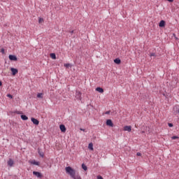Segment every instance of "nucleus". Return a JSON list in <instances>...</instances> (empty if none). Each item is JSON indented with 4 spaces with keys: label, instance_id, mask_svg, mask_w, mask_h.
<instances>
[{
    "label": "nucleus",
    "instance_id": "obj_6",
    "mask_svg": "<svg viewBox=\"0 0 179 179\" xmlns=\"http://www.w3.org/2000/svg\"><path fill=\"white\" fill-rule=\"evenodd\" d=\"M31 121L33 122V124H34L35 125H38V124H40V122L37 120V119H36V118H34V117H31Z\"/></svg>",
    "mask_w": 179,
    "mask_h": 179
},
{
    "label": "nucleus",
    "instance_id": "obj_15",
    "mask_svg": "<svg viewBox=\"0 0 179 179\" xmlns=\"http://www.w3.org/2000/svg\"><path fill=\"white\" fill-rule=\"evenodd\" d=\"M88 149H90V150H94V148H93V143H89V145H88Z\"/></svg>",
    "mask_w": 179,
    "mask_h": 179
},
{
    "label": "nucleus",
    "instance_id": "obj_14",
    "mask_svg": "<svg viewBox=\"0 0 179 179\" xmlns=\"http://www.w3.org/2000/svg\"><path fill=\"white\" fill-rule=\"evenodd\" d=\"M21 118H22V120H23V121H27V120H29V117H27V116H26L24 115H22Z\"/></svg>",
    "mask_w": 179,
    "mask_h": 179
},
{
    "label": "nucleus",
    "instance_id": "obj_31",
    "mask_svg": "<svg viewBox=\"0 0 179 179\" xmlns=\"http://www.w3.org/2000/svg\"><path fill=\"white\" fill-rule=\"evenodd\" d=\"M40 156H41L42 157H44V155L40 153Z\"/></svg>",
    "mask_w": 179,
    "mask_h": 179
},
{
    "label": "nucleus",
    "instance_id": "obj_33",
    "mask_svg": "<svg viewBox=\"0 0 179 179\" xmlns=\"http://www.w3.org/2000/svg\"><path fill=\"white\" fill-rule=\"evenodd\" d=\"M0 86H2V82L0 81Z\"/></svg>",
    "mask_w": 179,
    "mask_h": 179
},
{
    "label": "nucleus",
    "instance_id": "obj_34",
    "mask_svg": "<svg viewBox=\"0 0 179 179\" xmlns=\"http://www.w3.org/2000/svg\"><path fill=\"white\" fill-rule=\"evenodd\" d=\"M71 33H73V31H71Z\"/></svg>",
    "mask_w": 179,
    "mask_h": 179
},
{
    "label": "nucleus",
    "instance_id": "obj_21",
    "mask_svg": "<svg viewBox=\"0 0 179 179\" xmlns=\"http://www.w3.org/2000/svg\"><path fill=\"white\" fill-rule=\"evenodd\" d=\"M73 179H82V177H80V176H79V175H77V176H74L73 178Z\"/></svg>",
    "mask_w": 179,
    "mask_h": 179
},
{
    "label": "nucleus",
    "instance_id": "obj_20",
    "mask_svg": "<svg viewBox=\"0 0 179 179\" xmlns=\"http://www.w3.org/2000/svg\"><path fill=\"white\" fill-rule=\"evenodd\" d=\"M38 23H44V19L39 17L38 18Z\"/></svg>",
    "mask_w": 179,
    "mask_h": 179
},
{
    "label": "nucleus",
    "instance_id": "obj_18",
    "mask_svg": "<svg viewBox=\"0 0 179 179\" xmlns=\"http://www.w3.org/2000/svg\"><path fill=\"white\" fill-rule=\"evenodd\" d=\"M82 169H83V170L85 171H86L87 170V166H86V165H85V164H82Z\"/></svg>",
    "mask_w": 179,
    "mask_h": 179
},
{
    "label": "nucleus",
    "instance_id": "obj_11",
    "mask_svg": "<svg viewBox=\"0 0 179 179\" xmlns=\"http://www.w3.org/2000/svg\"><path fill=\"white\" fill-rule=\"evenodd\" d=\"M7 164H8V166H9L10 167H12V166H13L14 162H13V160H12V159H10L8 161Z\"/></svg>",
    "mask_w": 179,
    "mask_h": 179
},
{
    "label": "nucleus",
    "instance_id": "obj_12",
    "mask_svg": "<svg viewBox=\"0 0 179 179\" xmlns=\"http://www.w3.org/2000/svg\"><path fill=\"white\" fill-rule=\"evenodd\" d=\"M96 91L99 92V93H104V90L103 88L99 87L96 88Z\"/></svg>",
    "mask_w": 179,
    "mask_h": 179
},
{
    "label": "nucleus",
    "instance_id": "obj_24",
    "mask_svg": "<svg viewBox=\"0 0 179 179\" xmlns=\"http://www.w3.org/2000/svg\"><path fill=\"white\" fill-rule=\"evenodd\" d=\"M168 125H169V127L170 128H171V127H173V123H169Z\"/></svg>",
    "mask_w": 179,
    "mask_h": 179
},
{
    "label": "nucleus",
    "instance_id": "obj_28",
    "mask_svg": "<svg viewBox=\"0 0 179 179\" xmlns=\"http://www.w3.org/2000/svg\"><path fill=\"white\" fill-rule=\"evenodd\" d=\"M97 179H103V177H101V176H98Z\"/></svg>",
    "mask_w": 179,
    "mask_h": 179
},
{
    "label": "nucleus",
    "instance_id": "obj_7",
    "mask_svg": "<svg viewBox=\"0 0 179 179\" xmlns=\"http://www.w3.org/2000/svg\"><path fill=\"white\" fill-rule=\"evenodd\" d=\"M123 130L131 132V131H132V127L131 126H124Z\"/></svg>",
    "mask_w": 179,
    "mask_h": 179
},
{
    "label": "nucleus",
    "instance_id": "obj_2",
    "mask_svg": "<svg viewBox=\"0 0 179 179\" xmlns=\"http://www.w3.org/2000/svg\"><path fill=\"white\" fill-rule=\"evenodd\" d=\"M30 164H33L34 166H40V162H36L35 159H31L29 161Z\"/></svg>",
    "mask_w": 179,
    "mask_h": 179
},
{
    "label": "nucleus",
    "instance_id": "obj_5",
    "mask_svg": "<svg viewBox=\"0 0 179 179\" xmlns=\"http://www.w3.org/2000/svg\"><path fill=\"white\" fill-rule=\"evenodd\" d=\"M8 58L10 61H17V57L13 55H10L8 56Z\"/></svg>",
    "mask_w": 179,
    "mask_h": 179
},
{
    "label": "nucleus",
    "instance_id": "obj_4",
    "mask_svg": "<svg viewBox=\"0 0 179 179\" xmlns=\"http://www.w3.org/2000/svg\"><path fill=\"white\" fill-rule=\"evenodd\" d=\"M34 176H36V177H38V178H42L43 175L41 173L38 172V171H33Z\"/></svg>",
    "mask_w": 179,
    "mask_h": 179
},
{
    "label": "nucleus",
    "instance_id": "obj_25",
    "mask_svg": "<svg viewBox=\"0 0 179 179\" xmlns=\"http://www.w3.org/2000/svg\"><path fill=\"white\" fill-rule=\"evenodd\" d=\"M150 57H156V54L155 53H150Z\"/></svg>",
    "mask_w": 179,
    "mask_h": 179
},
{
    "label": "nucleus",
    "instance_id": "obj_3",
    "mask_svg": "<svg viewBox=\"0 0 179 179\" xmlns=\"http://www.w3.org/2000/svg\"><path fill=\"white\" fill-rule=\"evenodd\" d=\"M10 71L12 72V76H15L17 73H18L19 70L15 68H10Z\"/></svg>",
    "mask_w": 179,
    "mask_h": 179
},
{
    "label": "nucleus",
    "instance_id": "obj_9",
    "mask_svg": "<svg viewBox=\"0 0 179 179\" xmlns=\"http://www.w3.org/2000/svg\"><path fill=\"white\" fill-rule=\"evenodd\" d=\"M59 129H60V131H62V132H66V127H65V125L60 124Z\"/></svg>",
    "mask_w": 179,
    "mask_h": 179
},
{
    "label": "nucleus",
    "instance_id": "obj_10",
    "mask_svg": "<svg viewBox=\"0 0 179 179\" xmlns=\"http://www.w3.org/2000/svg\"><path fill=\"white\" fill-rule=\"evenodd\" d=\"M159 27H164V26H166V21L161 20L159 24Z\"/></svg>",
    "mask_w": 179,
    "mask_h": 179
},
{
    "label": "nucleus",
    "instance_id": "obj_26",
    "mask_svg": "<svg viewBox=\"0 0 179 179\" xmlns=\"http://www.w3.org/2000/svg\"><path fill=\"white\" fill-rule=\"evenodd\" d=\"M1 52H2V54H5V49L2 48L1 50Z\"/></svg>",
    "mask_w": 179,
    "mask_h": 179
},
{
    "label": "nucleus",
    "instance_id": "obj_30",
    "mask_svg": "<svg viewBox=\"0 0 179 179\" xmlns=\"http://www.w3.org/2000/svg\"><path fill=\"white\" fill-rule=\"evenodd\" d=\"M110 111L108 110V111H106V114H108H108H110Z\"/></svg>",
    "mask_w": 179,
    "mask_h": 179
},
{
    "label": "nucleus",
    "instance_id": "obj_16",
    "mask_svg": "<svg viewBox=\"0 0 179 179\" xmlns=\"http://www.w3.org/2000/svg\"><path fill=\"white\" fill-rule=\"evenodd\" d=\"M50 55L52 59H57V56L55 55V53H51Z\"/></svg>",
    "mask_w": 179,
    "mask_h": 179
},
{
    "label": "nucleus",
    "instance_id": "obj_29",
    "mask_svg": "<svg viewBox=\"0 0 179 179\" xmlns=\"http://www.w3.org/2000/svg\"><path fill=\"white\" fill-rule=\"evenodd\" d=\"M137 156H141V152H137Z\"/></svg>",
    "mask_w": 179,
    "mask_h": 179
},
{
    "label": "nucleus",
    "instance_id": "obj_17",
    "mask_svg": "<svg viewBox=\"0 0 179 179\" xmlns=\"http://www.w3.org/2000/svg\"><path fill=\"white\" fill-rule=\"evenodd\" d=\"M114 62H115V64H121V59L117 58V59H114Z\"/></svg>",
    "mask_w": 179,
    "mask_h": 179
},
{
    "label": "nucleus",
    "instance_id": "obj_19",
    "mask_svg": "<svg viewBox=\"0 0 179 179\" xmlns=\"http://www.w3.org/2000/svg\"><path fill=\"white\" fill-rule=\"evenodd\" d=\"M43 93H38V94H37V97H38V99H43Z\"/></svg>",
    "mask_w": 179,
    "mask_h": 179
},
{
    "label": "nucleus",
    "instance_id": "obj_23",
    "mask_svg": "<svg viewBox=\"0 0 179 179\" xmlns=\"http://www.w3.org/2000/svg\"><path fill=\"white\" fill-rule=\"evenodd\" d=\"M178 136H172L171 137V139H173V140H175V139H178Z\"/></svg>",
    "mask_w": 179,
    "mask_h": 179
},
{
    "label": "nucleus",
    "instance_id": "obj_1",
    "mask_svg": "<svg viewBox=\"0 0 179 179\" xmlns=\"http://www.w3.org/2000/svg\"><path fill=\"white\" fill-rule=\"evenodd\" d=\"M65 170H66V173L67 174H69V176H70V177H71V178H73L76 176V171L73 169H72V167L67 166V167H66Z\"/></svg>",
    "mask_w": 179,
    "mask_h": 179
},
{
    "label": "nucleus",
    "instance_id": "obj_22",
    "mask_svg": "<svg viewBox=\"0 0 179 179\" xmlns=\"http://www.w3.org/2000/svg\"><path fill=\"white\" fill-rule=\"evenodd\" d=\"M64 66L66 68H69V66H71V64H64Z\"/></svg>",
    "mask_w": 179,
    "mask_h": 179
},
{
    "label": "nucleus",
    "instance_id": "obj_13",
    "mask_svg": "<svg viewBox=\"0 0 179 179\" xmlns=\"http://www.w3.org/2000/svg\"><path fill=\"white\" fill-rule=\"evenodd\" d=\"M81 93H80V92H79V91H77L76 92V97H77V99H79L80 100V96H81Z\"/></svg>",
    "mask_w": 179,
    "mask_h": 179
},
{
    "label": "nucleus",
    "instance_id": "obj_8",
    "mask_svg": "<svg viewBox=\"0 0 179 179\" xmlns=\"http://www.w3.org/2000/svg\"><path fill=\"white\" fill-rule=\"evenodd\" d=\"M106 125H108V127H114V124L111 120H106Z\"/></svg>",
    "mask_w": 179,
    "mask_h": 179
},
{
    "label": "nucleus",
    "instance_id": "obj_27",
    "mask_svg": "<svg viewBox=\"0 0 179 179\" xmlns=\"http://www.w3.org/2000/svg\"><path fill=\"white\" fill-rule=\"evenodd\" d=\"M7 97H9L10 99H12V98H13V96L10 95V94H8V95H7Z\"/></svg>",
    "mask_w": 179,
    "mask_h": 179
},
{
    "label": "nucleus",
    "instance_id": "obj_32",
    "mask_svg": "<svg viewBox=\"0 0 179 179\" xmlns=\"http://www.w3.org/2000/svg\"><path fill=\"white\" fill-rule=\"evenodd\" d=\"M80 131H83V132H85V129H80Z\"/></svg>",
    "mask_w": 179,
    "mask_h": 179
}]
</instances>
